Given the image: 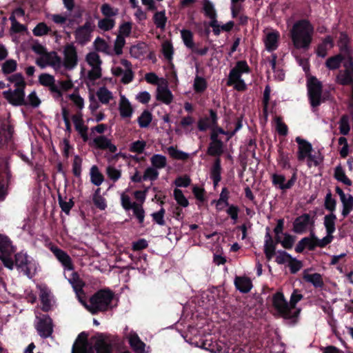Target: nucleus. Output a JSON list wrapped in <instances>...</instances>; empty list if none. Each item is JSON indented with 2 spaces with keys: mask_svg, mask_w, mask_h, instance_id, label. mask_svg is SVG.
Listing matches in <instances>:
<instances>
[{
  "mask_svg": "<svg viewBox=\"0 0 353 353\" xmlns=\"http://www.w3.org/2000/svg\"><path fill=\"white\" fill-rule=\"evenodd\" d=\"M12 250V241L6 235L0 234V253L9 254Z\"/></svg>",
  "mask_w": 353,
  "mask_h": 353,
  "instance_id": "35",
  "label": "nucleus"
},
{
  "mask_svg": "<svg viewBox=\"0 0 353 353\" xmlns=\"http://www.w3.org/2000/svg\"><path fill=\"white\" fill-rule=\"evenodd\" d=\"M58 201L61 210L65 212L67 215L70 214V212L74 205L73 198L69 199L68 201H65L61 195L59 194L58 196Z\"/></svg>",
  "mask_w": 353,
  "mask_h": 353,
  "instance_id": "48",
  "label": "nucleus"
},
{
  "mask_svg": "<svg viewBox=\"0 0 353 353\" xmlns=\"http://www.w3.org/2000/svg\"><path fill=\"white\" fill-rule=\"evenodd\" d=\"M85 60L91 67H101L102 61L96 52H91L87 54Z\"/></svg>",
  "mask_w": 353,
  "mask_h": 353,
  "instance_id": "46",
  "label": "nucleus"
},
{
  "mask_svg": "<svg viewBox=\"0 0 353 353\" xmlns=\"http://www.w3.org/2000/svg\"><path fill=\"white\" fill-rule=\"evenodd\" d=\"M52 82H55V78L53 75L48 73H42L39 76V83L45 87H48Z\"/></svg>",
  "mask_w": 353,
  "mask_h": 353,
  "instance_id": "63",
  "label": "nucleus"
},
{
  "mask_svg": "<svg viewBox=\"0 0 353 353\" xmlns=\"http://www.w3.org/2000/svg\"><path fill=\"white\" fill-rule=\"evenodd\" d=\"M279 34L278 32H269L264 41L265 48L269 52H272L278 48Z\"/></svg>",
  "mask_w": 353,
  "mask_h": 353,
  "instance_id": "20",
  "label": "nucleus"
},
{
  "mask_svg": "<svg viewBox=\"0 0 353 353\" xmlns=\"http://www.w3.org/2000/svg\"><path fill=\"white\" fill-rule=\"evenodd\" d=\"M72 119L74 123L75 130L79 133L83 141L84 142H87L89 139L88 135V128L83 124L84 122L82 118V114L81 113L74 114L72 117Z\"/></svg>",
  "mask_w": 353,
  "mask_h": 353,
  "instance_id": "16",
  "label": "nucleus"
},
{
  "mask_svg": "<svg viewBox=\"0 0 353 353\" xmlns=\"http://www.w3.org/2000/svg\"><path fill=\"white\" fill-rule=\"evenodd\" d=\"M303 278L306 282L312 283L316 288H322L324 285L322 275L319 273L304 274Z\"/></svg>",
  "mask_w": 353,
  "mask_h": 353,
  "instance_id": "25",
  "label": "nucleus"
},
{
  "mask_svg": "<svg viewBox=\"0 0 353 353\" xmlns=\"http://www.w3.org/2000/svg\"><path fill=\"white\" fill-rule=\"evenodd\" d=\"M208 112V116L205 115L198 120L197 128L200 132H206L218 124L219 117L216 110L209 109Z\"/></svg>",
  "mask_w": 353,
  "mask_h": 353,
  "instance_id": "9",
  "label": "nucleus"
},
{
  "mask_svg": "<svg viewBox=\"0 0 353 353\" xmlns=\"http://www.w3.org/2000/svg\"><path fill=\"white\" fill-rule=\"evenodd\" d=\"M17 67V63L15 60L8 59L2 64L1 70L4 74H9L14 72Z\"/></svg>",
  "mask_w": 353,
  "mask_h": 353,
  "instance_id": "50",
  "label": "nucleus"
},
{
  "mask_svg": "<svg viewBox=\"0 0 353 353\" xmlns=\"http://www.w3.org/2000/svg\"><path fill=\"white\" fill-rule=\"evenodd\" d=\"M133 214L137 218L138 223L140 225L143 226L145 219V210L141 204L137 203L134 205V207L132 209Z\"/></svg>",
  "mask_w": 353,
  "mask_h": 353,
  "instance_id": "49",
  "label": "nucleus"
},
{
  "mask_svg": "<svg viewBox=\"0 0 353 353\" xmlns=\"http://www.w3.org/2000/svg\"><path fill=\"white\" fill-rule=\"evenodd\" d=\"M93 143L97 149L108 150L111 153L117 151V147L113 144L110 139L104 135H100L93 139Z\"/></svg>",
  "mask_w": 353,
  "mask_h": 353,
  "instance_id": "15",
  "label": "nucleus"
},
{
  "mask_svg": "<svg viewBox=\"0 0 353 353\" xmlns=\"http://www.w3.org/2000/svg\"><path fill=\"white\" fill-rule=\"evenodd\" d=\"M159 176V172L157 169L153 167H149L145 169L143 174V181L150 180L152 181H155Z\"/></svg>",
  "mask_w": 353,
  "mask_h": 353,
  "instance_id": "64",
  "label": "nucleus"
},
{
  "mask_svg": "<svg viewBox=\"0 0 353 353\" xmlns=\"http://www.w3.org/2000/svg\"><path fill=\"white\" fill-rule=\"evenodd\" d=\"M129 344L136 353H143L145 351V344L136 333L130 335Z\"/></svg>",
  "mask_w": 353,
  "mask_h": 353,
  "instance_id": "23",
  "label": "nucleus"
},
{
  "mask_svg": "<svg viewBox=\"0 0 353 353\" xmlns=\"http://www.w3.org/2000/svg\"><path fill=\"white\" fill-rule=\"evenodd\" d=\"M168 152L170 156L174 159L186 160L189 157L188 153L179 150L173 146H170L168 148Z\"/></svg>",
  "mask_w": 353,
  "mask_h": 353,
  "instance_id": "47",
  "label": "nucleus"
},
{
  "mask_svg": "<svg viewBox=\"0 0 353 353\" xmlns=\"http://www.w3.org/2000/svg\"><path fill=\"white\" fill-rule=\"evenodd\" d=\"M94 49L97 52H101L108 54L109 46L107 42L102 38L97 37L94 41Z\"/></svg>",
  "mask_w": 353,
  "mask_h": 353,
  "instance_id": "58",
  "label": "nucleus"
},
{
  "mask_svg": "<svg viewBox=\"0 0 353 353\" xmlns=\"http://www.w3.org/2000/svg\"><path fill=\"white\" fill-rule=\"evenodd\" d=\"M125 44V39L121 35H117L114 44V50L117 55L119 56L123 53V48Z\"/></svg>",
  "mask_w": 353,
  "mask_h": 353,
  "instance_id": "62",
  "label": "nucleus"
},
{
  "mask_svg": "<svg viewBox=\"0 0 353 353\" xmlns=\"http://www.w3.org/2000/svg\"><path fill=\"white\" fill-rule=\"evenodd\" d=\"M295 141L298 143L297 159L300 162H303L306 157L312 153V145L309 141L300 137H296Z\"/></svg>",
  "mask_w": 353,
  "mask_h": 353,
  "instance_id": "13",
  "label": "nucleus"
},
{
  "mask_svg": "<svg viewBox=\"0 0 353 353\" xmlns=\"http://www.w3.org/2000/svg\"><path fill=\"white\" fill-rule=\"evenodd\" d=\"M336 201L332 197V194L330 191L327 193L325 197L324 207L330 211V213H334L336 210Z\"/></svg>",
  "mask_w": 353,
  "mask_h": 353,
  "instance_id": "56",
  "label": "nucleus"
},
{
  "mask_svg": "<svg viewBox=\"0 0 353 353\" xmlns=\"http://www.w3.org/2000/svg\"><path fill=\"white\" fill-rule=\"evenodd\" d=\"M350 39L345 32H341L339 39V49L341 52L345 54H350Z\"/></svg>",
  "mask_w": 353,
  "mask_h": 353,
  "instance_id": "32",
  "label": "nucleus"
},
{
  "mask_svg": "<svg viewBox=\"0 0 353 353\" xmlns=\"http://www.w3.org/2000/svg\"><path fill=\"white\" fill-rule=\"evenodd\" d=\"M314 27L307 19L295 22L290 30L291 39L296 49L307 50L312 42Z\"/></svg>",
  "mask_w": 353,
  "mask_h": 353,
  "instance_id": "1",
  "label": "nucleus"
},
{
  "mask_svg": "<svg viewBox=\"0 0 353 353\" xmlns=\"http://www.w3.org/2000/svg\"><path fill=\"white\" fill-rule=\"evenodd\" d=\"M74 36L79 43L85 45L90 41L91 33L79 27L74 32Z\"/></svg>",
  "mask_w": 353,
  "mask_h": 353,
  "instance_id": "30",
  "label": "nucleus"
},
{
  "mask_svg": "<svg viewBox=\"0 0 353 353\" xmlns=\"http://www.w3.org/2000/svg\"><path fill=\"white\" fill-rule=\"evenodd\" d=\"M162 53L166 60L171 61L173 59L174 48L172 43L165 41L162 43Z\"/></svg>",
  "mask_w": 353,
  "mask_h": 353,
  "instance_id": "44",
  "label": "nucleus"
},
{
  "mask_svg": "<svg viewBox=\"0 0 353 353\" xmlns=\"http://www.w3.org/2000/svg\"><path fill=\"white\" fill-rule=\"evenodd\" d=\"M50 31V28H49L44 22H41L34 27L32 32L36 37H41L48 34Z\"/></svg>",
  "mask_w": 353,
  "mask_h": 353,
  "instance_id": "57",
  "label": "nucleus"
},
{
  "mask_svg": "<svg viewBox=\"0 0 353 353\" xmlns=\"http://www.w3.org/2000/svg\"><path fill=\"white\" fill-rule=\"evenodd\" d=\"M343 205L341 214L343 218L347 217L353 210V196L348 194L347 196L341 201Z\"/></svg>",
  "mask_w": 353,
  "mask_h": 353,
  "instance_id": "36",
  "label": "nucleus"
},
{
  "mask_svg": "<svg viewBox=\"0 0 353 353\" xmlns=\"http://www.w3.org/2000/svg\"><path fill=\"white\" fill-rule=\"evenodd\" d=\"M114 296V293L109 288L101 289L90 296L85 307L92 314L111 310L117 305L112 304Z\"/></svg>",
  "mask_w": 353,
  "mask_h": 353,
  "instance_id": "2",
  "label": "nucleus"
},
{
  "mask_svg": "<svg viewBox=\"0 0 353 353\" xmlns=\"http://www.w3.org/2000/svg\"><path fill=\"white\" fill-rule=\"evenodd\" d=\"M316 212H314V216L312 218L310 214L304 213L297 216L293 222V232L296 234H303L306 232L310 225L314 226Z\"/></svg>",
  "mask_w": 353,
  "mask_h": 353,
  "instance_id": "7",
  "label": "nucleus"
},
{
  "mask_svg": "<svg viewBox=\"0 0 353 353\" xmlns=\"http://www.w3.org/2000/svg\"><path fill=\"white\" fill-rule=\"evenodd\" d=\"M223 153V142L221 140H217L216 138L212 135V140L209 143L207 154L212 157L220 158V156Z\"/></svg>",
  "mask_w": 353,
  "mask_h": 353,
  "instance_id": "17",
  "label": "nucleus"
},
{
  "mask_svg": "<svg viewBox=\"0 0 353 353\" xmlns=\"http://www.w3.org/2000/svg\"><path fill=\"white\" fill-rule=\"evenodd\" d=\"M106 174L113 182L117 181L121 176V171L112 165H108L106 168Z\"/></svg>",
  "mask_w": 353,
  "mask_h": 353,
  "instance_id": "59",
  "label": "nucleus"
},
{
  "mask_svg": "<svg viewBox=\"0 0 353 353\" xmlns=\"http://www.w3.org/2000/svg\"><path fill=\"white\" fill-rule=\"evenodd\" d=\"M277 161L283 169H291L290 154L283 151L281 148L278 150Z\"/></svg>",
  "mask_w": 353,
  "mask_h": 353,
  "instance_id": "34",
  "label": "nucleus"
},
{
  "mask_svg": "<svg viewBox=\"0 0 353 353\" xmlns=\"http://www.w3.org/2000/svg\"><path fill=\"white\" fill-rule=\"evenodd\" d=\"M157 99L162 101L166 105H169L173 100V94L167 87L158 88Z\"/></svg>",
  "mask_w": 353,
  "mask_h": 353,
  "instance_id": "24",
  "label": "nucleus"
},
{
  "mask_svg": "<svg viewBox=\"0 0 353 353\" xmlns=\"http://www.w3.org/2000/svg\"><path fill=\"white\" fill-rule=\"evenodd\" d=\"M37 322L35 325V329L38 334L42 339L50 337L53 332V321L48 314H43L40 317H37Z\"/></svg>",
  "mask_w": 353,
  "mask_h": 353,
  "instance_id": "6",
  "label": "nucleus"
},
{
  "mask_svg": "<svg viewBox=\"0 0 353 353\" xmlns=\"http://www.w3.org/2000/svg\"><path fill=\"white\" fill-rule=\"evenodd\" d=\"M334 176L338 181L341 182L347 186H350L352 184V181L346 176L345 171L341 165H339L335 168Z\"/></svg>",
  "mask_w": 353,
  "mask_h": 353,
  "instance_id": "29",
  "label": "nucleus"
},
{
  "mask_svg": "<svg viewBox=\"0 0 353 353\" xmlns=\"http://www.w3.org/2000/svg\"><path fill=\"white\" fill-rule=\"evenodd\" d=\"M152 120V114L147 110L143 111L138 117L137 121L141 128H148Z\"/></svg>",
  "mask_w": 353,
  "mask_h": 353,
  "instance_id": "41",
  "label": "nucleus"
},
{
  "mask_svg": "<svg viewBox=\"0 0 353 353\" xmlns=\"http://www.w3.org/2000/svg\"><path fill=\"white\" fill-rule=\"evenodd\" d=\"M90 181L92 184L99 186L104 181V176L99 171L97 165H94L91 167L90 171Z\"/></svg>",
  "mask_w": 353,
  "mask_h": 353,
  "instance_id": "26",
  "label": "nucleus"
},
{
  "mask_svg": "<svg viewBox=\"0 0 353 353\" xmlns=\"http://www.w3.org/2000/svg\"><path fill=\"white\" fill-rule=\"evenodd\" d=\"M272 184L280 190H288L286 187L285 176L283 174H273L271 176Z\"/></svg>",
  "mask_w": 353,
  "mask_h": 353,
  "instance_id": "43",
  "label": "nucleus"
},
{
  "mask_svg": "<svg viewBox=\"0 0 353 353\" xmlns=\"http://www.w3.org/2000/svg\"><path fill=\"white\" fill-rule=\"evenodd\" d=\"M115 26V20L105 17L98 22V27L104 32L112 30Z\"/></svg>",
  "mask_w": 353,
  "mask_h": 353,
  "instance_id": "54",
  "label": "nucleus"
},
{
  "mask_svg": "<svg viewBox=\"0 0 353 353\" xmlns=\"http://www.w3.org/2000/svg\"><path fill=\"white\" fill-rule=\"evenodd\" d=\"M0 129L1 130V132L6 134L7 138L8 137L12 141V135L14 133V128L9 123V121H6L5 119L1 121L0 123Z\"/></svg>",
  "mask_w": 353,
  "mask_h": 353,
  "instance_id": "60",
  "label": "nucleus"
},
{
  "mask_svg": "<svg viewBox=\"0 0 353 353\" xmlns=\"http://www.w3.org/2000/svg\"><path fill=\"white\" fill-rule=\"evenodd\" d=\"M174 198L177 204L181 207L186 208L189 205V201L184 196L181 190L178 188L174 189Z\"/></svg>",
  "mask_w": 353,
  "mask_h": 353,
  "instance_id": "53",
  "label": "nucleus"
},
{
  "mask_svg": "<svg viewBox=\"0 0 353 353\" xmlns=\"http://www.w3.org/2000/svg\"><path fill=\"white\" fill-rule=\"evenodd\" d=\"M194 90L196 93L203 92L208 86L206 80L201 77L196 76L194 81Z\"/></svg>",
  "mask_w": 353,
  "mask_h": 353,
  "instance_id": "51",
  "label": "nucleus"
},
{
  "mask_svg": "<svg viewBox=\"0 0 353 353\" xmlns=\"http://www.w3.org/2000/svg\"><path fill=\"white\" fill-rule=\"evenodd\" d=\"M151 164L156 169H162L167 165V159L162 154H154L150 159Z\"/></svg>",
  "mask_w": 353,
  "mask_h": 353,
  "instance_id": "39",
  "label": "nucleus"
},
{
  "mask_svg": "<svg viewBox=\"0 0 353 353\" xmlns=\"http://www.w3.org/2000/svg\"><path fill=\"white\" fill-rule=\"evenodd\" d=\"M344 60V56L341 54L329 57L325 62V66L330 70L338 69Z\"/></svg>",
  "mask_w": 353,
  "mask_h": 353,
  "instance_id": "31",
  "label": "nucleus"
},
{
  "mask_svg": "<svg viewBox=\"0 0 353 353\" xmlns=\"http://www.w3.org/2000/svg\"><path fill=\"white\" fill-rule=\"evenodd\" d=\"M40 300L42 304L41 310L46 312L50 311L52 305L50 299V292L47 290L43 289L41 290Z\"/></svg>",
  "mask_w": 353,
  "mask_h": 353,
  "instance_id": "37",
  "label": "nucleus"
},
{
  "mask_svg": "<svg viewBox=\"0 0 353 353\" xmlns=\"http://www.w3.org/2000/svg\"><path fill=\"white\" fill-rule=\"evenodd\" d=\"M250 67L246 61H238L229 73L226 85L232 86L237 80L241 79L243 73H249Z\"/></svg>",
  "mask_w": 353,
  "mask_h": 353,
  "instance_id": "8",
  "label": "nucleus"
},
{
  "mask_svg": "<svg viewBox=\"0 0 353 353\" xmlns=\"http://www.w3.org/2000/svg\"><path fill=\"white\" fill-rule=\"evenodd\" d=\"M63 54V66L68 70L73 69L78 62L77 52L75 46L72 43L67 44L64 48Z\"/></svg>",
  "mask_w": 353,
  "mask_h": 353,
  "instance_id": "10",
  "label": "nucleus"
},
{
  "mask_svg": "<svg viewBox=\"0 0 353 353\" xmlns=\"http://www.w3.org/2000/svg\"><path fill=\"white\" fill-rule=\"evenodd\" d=\"M309 103L312 108H316L322 103L334 99L330 90H323V83L316 77L311 76L307 80Z\"/></svg>",
  "mask_w": 353,
  "mask_h": 353,
  "instance_id": "3",
  "label": "nucleus"
},
{
  "mask_svg": "<svg viewBox=\"0 0 353 353\" xmlns=\"http://www.w3.org/2000/svg\"><path fill=\"white\" fill-rule=\"evenodd\" d=\"M97 95L99 100L103 104L108 103L112 98V92L105 87L100 88L97 92Z\"/></svg>",
  "mask_w": 353,
  "mask_h": 353,
  "instance_id": "45",
  "label": "nucleus"
},
{
  "mask_svg": "<svg viewBox=\"0 0 353 353\" xmlns=\"http://www.w3.org/2000/svg\"><path fill=\"white\" fill-rule=\"evenodd\" d=\"M181 35L185 46L188 48L193 49L194 48L193 33L190 30L183 29L181 31Z\"/></svg>",
  "mask_w": 353,
  "mask_h": 353,
  "instance_id": "42",
  "label": "nucleus"
},
{
  "mask_svg": "<svg viewBox=\"0 0 353 353\" xmlns=\"http://www.w3.org/2000/svg\"><path fill=\"white\" fill-rule=\"evenodd\" d=\"M146 147V142L143 140H137L132 142L129 147L131 152L137 154H142Z\"/></svg>",
  "mask_w": 353,
  "mask_h": 353,
  "instance_id": "52",
  "label": "nucleus"
},
{
  "mask_svg": "<svg viewBox=\"0 0 353 353\" xmlns=\"http://www.w3.org/2000/svg\"><path fill=\"white\" fill-rule=\"evenodd\" d=\"M5 98L14 106L28 105L27 101L25 99V91L22 89L10 90L3 92Z\"/></svg>",
  "mask_w": 353,
  "mask_h": 353,
  "instance_id": "12",
  "label": "nucleus"
},
{
  "mask_svg": "<svg viewBox=\"0 0 353 353\" xmlns=\"http://www.w3.org/2000/svg\"><path fill=\"white\" fill-rule=\"evenodd\" d=\"M14 262L17 269H21L28 278L32 279L35 275L37 269V263L26 253H17L14 255Z\"/></svg>",
  "mask_w": 353,
  "mask_h": 353,
  "instance_id": "5",
  "label": "nucleus"
},
{
  "mask_svg": "<svg viewBox=\"0 0 353 353\" xmlns=\"http://www.w3.org/2000/svg\"><path fill=\"white\" fill-rule=\"evenodd\" d=\"M167 21L165 10L156 12L153 16V21L157 28L164 30Z\"/></svg>",
  "mask_w": 353,
  "mask_h": 353,
  "instance_id": "33",
  "label": "nucleus"
},
{
  "mask_svg": "<svg viewBox=\"0 0 353 353\" xmlns=\"http://www.w3.org/2000/svg\"><path fill=\"white\" fill-rule=\"evenodd\" d=\"M221 160L216 158L210 169V178L214 186H216L221 180Z\"/></svg>",
  "mask_w": 353,
  "mask_h": 353,
  "instance_id": "18",
  "label": "nucleus"
},
{
  "mask_svg": "<svg viewBox=\"0 0 353 353\" xmlns=\"http://www.w3.org/2000/svg\"><path fill=\"white\" fill-rule=\"evenodd\" d=\"M234 285L241 292L248 293L252 289V283L250 279L247 276H236Z\"/></svg>",
  "mask_w": 353,
  "mask_h": 353,
  "instance_id": "19",
  "label": "nucleus"
},
{
  "mask_svg": "<svg viewBox=\"0 0 353 353\" xmlns=\"http://www.w3.org/2000/svg\"><path fill=\"white\" fill-rule=\"evenodd\" d=\"M50 250L65 269L68 270H74L72 259L67 252L54 245L50 248Z\"/></svg>",
  "mask_w": 353,
  "mask_h": 353,
  "instance_id": "14",
  "label": "nucleus"
},
{
  "mask_svg": "<svg viewBox=\"0 0 353 353\" xmlns=\"http://www.w3.org/2000/svg\"><path fill=\"white\" fill-rule=\"evenodd\" d=\"M264 253L268 259H271L276 253V243L274 241L265 242L264 245Z\"/></svg>",
  "mask_w": 353,
  "mask_h": 353,
  "instance_id": "61",
  "label": "nucleus"
},
{
  "mask_svg": "<svg viewBox=\"0 0 353 353\" xmlns=\"http://www.w3.org/2000/svg\"><path fill=\"white\" fill-rule=\"evenodd\" d=\"M345 70L343 73H340L336 77V82L342 85H348L353 83V76L352 71L347 67V63H344Z\"/></svg>",
  "mask_w": 353,
  "mask_h": 353,
  "instance_id": "21",
  "label": "nucleus"
},
{
  "mask_svg": "<svg viewBox=\"0 0 353 353\" xmlns=\"http://www.w3.org/2000/svg\"><path fill=\"white\" fill-rule=\"evenodd\" d=\"M203 9L205 16L210 19V21L217 20L216 12L212 2L205 1L203 3Z\"/></svg>",
  "mask_w": 353,
  "mask_h": 353,
  "instance_id": "40",
  "label": "nucleus"
},
{
  "mask_svg": "<svg viewBox=\"0 0 353 353\" xmlns=\"http://www.w3.org/2000/svg\"><path fill=\"white\" fill-rule=\"evenodd\" d=\"M336 219V216L334 213H330L324 216L323 224L325 228L326 233L333 234L335 232V222Z\"/></svg>",
  "mask_w": 353,
  "mask_h": 353,
  "instance_id": "28",
  "label": "nucleus"
},
{
  "mask_svg": "<svg viewBox=\"0 0 353 353\" xmlns=\"http://www.w3.org/2000/svg\"><path fill=\"white\" fill-rule=\"evenodd\" d=\"M101 189L99 188H97L94 194L93 195L92 201L94 205L98 209L101 210H104L107 208L106 201L105 198H103L101 194Z\"/></svg>",
  "mask_w": 353,
  "mask_h": 353,
  "instance_id": "38",
  "label": "nucleus"
},
{
  "mask_svg": "<svg viewBox=\"0 0 353 353\" xmlns=\"http://www.w3.org/2000/svg\"><path fill=\"white\" fill-rule=\"evenodd\" d=\"M94 348L97 353H112V345L102 333H98L91 337Z\"/></svg>",
  "mask_w": 353,
  "mask_h": 353,
  "instance_id": "11",
  "label": "nucleus"
},
{
  "mask_svg": "<svg viewBox=\"0 0 353 353\" xmlns=\"http://www.w3.org/2000/svg\"><path fill=\"white\" fill-rule=\"evenodd\" d=\"M272 304L278 313L284 319H292L298 316L300 310L292 312L288 302L285 300L281 292H277L273 295Z\"/></svg>",
  "mask_w": 353,
  "mask_h": 353,
  "instance_id": "4",
  "label": "nucleus"
},
{
  "mask_svg": "<svg viewBox=\"0 0 353 353\" xmlns=\"http://www.w3.org/2000/svg\"><path fill=\"white\" fill-rule=\"evenodd\" d=\"M119 110L122 118H130L132 115V107L125 97H121Z\"/></svg>",
  "mask_w": 353,
  "mask_h": 353,
  "instance_id": "22",
  "label": "nucleus"
},
{
  "mask_svg": "<svg viewBox=\"0 0 353 353\" xmlns=\"http://www.w3.org/2000/svg\"><path fill=\"white\" fill-rule=\"evenodd\" d=\"M339 130L343 135H347L350 132L349 117L347 114L342 115L339 120Z\"/></svg>",
  "mask_w": 353,
  "mask_h": 353,
  "instance_id": "55",
  "label": "nucleus"
},
{
  "mask_svg": "<svg viewBox=\"0 0 353 353\" xmlns=\"http://www.w3.org/2000/svg\"><path fill=\"white\" fill-rule=\"evenodd\" d=\"M69 282L72 285L74 291L76 294L83 293V288L84 283L80 279L79 275L77 272H74L72 273L71 277L69 279Z\"/></svg>",
  "mask_w": 353,
  "mask_h": 353,
  "instance_id": "27",
  "label": "nucleus"
}]
</instances>
